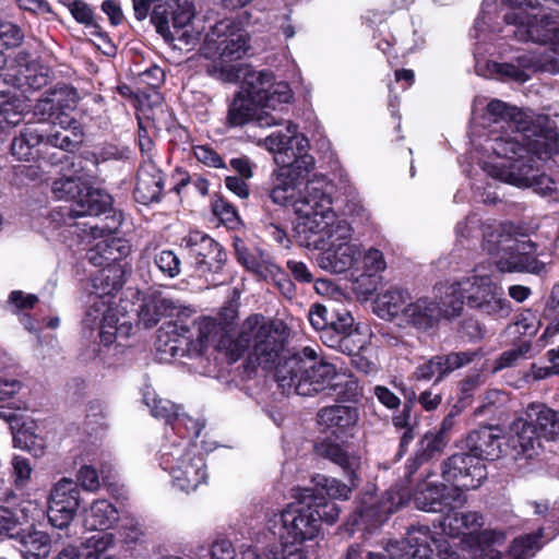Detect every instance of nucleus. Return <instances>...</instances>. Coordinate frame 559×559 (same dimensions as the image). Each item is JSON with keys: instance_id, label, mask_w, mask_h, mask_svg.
Listing matches in <instances>:
<instances>
[{"instance_id": "nucleus-3", "label": "nucleus", "mask_w": 559, "mask_h": 559, "mask_svg": "<svg viewBox=\"0 0 559 559\" xmlns=\"http://www.w3.org/2000/svg\"><path fill=\"white\" fill-rule=\"evenodd\" d=\"M276 381L284 392L301 396L320 393L331 394L333 383L340 377L336 367L318 359V352L310 346L285 357L275 370Z\"/></svg>"}, {"instance_id": "nucleus-22", "label": "nucleus", "mask_w": 559, "mask_h": 559, "mask_svg": "<svg viewBox=\"0 0 559 559\" xmlns=\"http://www.w3.org/2000/svg\"><path fill=\"white\" fill-rule=\"evenodd\" d=\"M251 121H254L258 127L270 128L281 124L282 119L270 115L249 96L238 92L228 107L226 123L229 127L236 128Z\"/></svg>"}, {"instance_id": "nucleus-6", "label": "nucleus", "mask_w": 559, "mask_h": 559, "mask_svg": "<svg viewBox=\"0 0 559 559\" xmlns=\"http://www.w3.org/2000/svg\"><path fill=\"white\" fill-rule=\"evenodd\" d=\"M483 250L496 257L495 263L500 272H527L537 275L546 272V262L532 255L536 251V245L531 240H513L503 235L501 227H490L485 231Z\"/></svg>"}, {"instance_id": "nucleus-33", "label": "nucleus", "mask_w": 559, "mask_h": 559, "mask_svg": "<svg viewBox=\"0 0 559 559\" xmlns=\"http://www.w3.org/2000/svg\"><path fill=\"white\" fill-rule=\"evenodd\" d=\"M84 323L90 329L97 328L102 343L110 345L116 337L118 318L116 311L108 307L107 300H95L88 310Z\"/></svg>"}, {"instance_id": "nucleus-24", "label": "nucleus", "mask_w": 559, "mask_h": 559, "mask_svg": "<svg viewBox=\"0 0 559 559\" xmlns=\"http://www.w3.org/2000/svg\"><path fill=\"white\" fill-rule=\"evenodd\" d=\"M316 453L340 466L347 476V480L355 483L356 473L360 468V456L345 442L337 443L330 438L318 442Z\"/></svg>"}, {"instance_id": "nucleus-37", "label": "nucleus", "mask_w": 559, "mask_h": 559, "mask_svg": "<svg viewBox=\"0 0 559 559\" xmlns=\"http://www.w3.org/2000/svg\"><path fill=\"white\" fill-rule=\"evenodd\" d=\"M177 308L174 300L160 293H154L144 299L139 311V319L145 328H153L162 317L171 314Z\"/></svg>"}, {"instance_id": "nucleus-41", "label": "nucleus", "mask_w": 559, "mask_h": 559, "mask_svg": "<svg viewBox=\"0 0 559 559\" xmlns=\"http://www.w3.org/2000/svg\"><path fill=\"white\" fill-rule=\"evenodd\" d=\"M445 447V440L443 437V431H435L428 432L425 435L420 442V450L412 461L411 464L407 465V477L413 475L419 466L428 463L432 459L442 454L443 449Z\"/></svg>"}, {"instance_id": "nucleus-48", "label": "nucleus", "mask_w": 559, "mask_h": 559, "mask_svg": "<svg viewBox=\"0 0 559 559\" xmlns=\"http://www.w3.org/2000/svg\"><path fill=\"white\" fill-rule=\"evenodd\" d=\"M144 402L151 408V414L157 418L165 420L166 424L174 426L179 416V406L166 399L156 396L154 393L146 392Z\"/></svg>"}, {"instance_id": "nucleus-1", "label": "nucleus", "mask_w": 559, "mask_h": 559, "mask_svg": "<svg viewBox=\"0 0 559 559\" xmlns=\"http://www.w3.org/2000/svg\"><path fill=\"white\" fill-rule=\"evenodd\" d=\"M264 145L276 153L275 160L281 164L269 197L274 204L295 211V202L304 186L301 180L314 167V158L308 154L309 140L297 132L296 124L288 122L286 132H273L264 139Z\"/></svg>"}, {"instance_id": "nucleus-23", "label": "nucleus", "mask_w": 559, "mask_h": 559, "mask_svg": "<svg viewBox=\"0 0 559 559\" xmlns=\"http://www.w3.org/2000/svg\"><path fill=\"white\" fill-rule=\"evenodd\" d=\"M510 445L515 460H532L542 452V437L527 419L515 418L510 425Z\"/></svg>"}, {"instance_id": "nucleus-14", "label": "nucleus", "mask_w": 559, "mask_h": 559, "mask_svg": "<svg viewBox=\"0 0 559 559\" xmlns=\"http://www.w3.org/2000/svg\"><path fill=\"white\" fill-rule=\"evenodd\" d=\"M508 24L515 25L514 37L520 41L536 44H550V51L556 50V40L559 36V23L552 15H527L523 12H510L504 15Z\"/></svg>"}, {"instance_id": "nucleus-16", "label": "nucleus", "mask_w": 559, "mask_h": 559, "mask_svg": "<svg viewBox=\"0 0 559 559\" xmlns=\"http://www.w3.org/2000/svg\"><path fill=\"white\" fill-rule=\"evenodd\" d=\"M194 17V9L191 3L185 2L178 4L173 12L171 24L168 20L167 8L165 4L154 7L151 14V22L156 32L163 36L167 43L180 39L186 44L194 41L195 37L186 29Z\"/></svg>"}, {"instance_id": "nucleus-55", "label": "nucleus", "mask_w": 559, "mask_h": 559, "mask_svg": "<svg viewBox=\"0 0 559 559\" xmlns=\"http://www.w3.org/2000/svg\"><path fill=\"white\" fill-rule=\"evenodd\" d=\"M403 295L399 290H388L377 301L379 316L393 319L400 313L403 316Z\"/></svg>"}, {"instance_id": "nucleus-19", "label": "nucleus", "mask_w": 559, "mask_h": 559, "mask_svg": "<svg viewBox=\"0 0 559 559\" xmlns=\"http://www.w3.org/2000/svg\"><path fill=\"white\" fill-rule=\"evenodd\" d=\"M408 559H460L459 552L444 538H437L427 526L407 533Z\"/></svg>"}, {"instance_id": "nucleus-54", "label": "nucleus", "mask_w": 559, "mask_h": 559, "mask_svg": "<svg viewBox=\"0 0 559 559\" xmlns=\"http://www.w3.org/2000/svg\"><path fill=\"white\" fill-rule=\"evenodd\" d=\"M340 377L341 379L338 378L336 383L332 384L330 395H336L337 397L348 402L357 401L361 395V388L358 380L353 376H347L341 372Z\"/></svg>"}, {"instance_id": "nucleus-57", "label": "nucleus", "mask_w": 559, "mask_h": 559, "mask_svg": "<svg viewBox=\"0 0 559 559\" xmlns=\"http://www.w3.org/2000/svg\"><path fill=\"white\" fill-rule=\"evenodd\" d=\"M84 182L81 177L73 178H60L52 182V193L59 200H74L80 194V190L82 189Z\"/></svg>"}, {"instance_id": "nucleus-60", "label": "nucleus", "mask_w": 559, "mask_h": 559, "mask_svg": "<svg viewBox=\"0 0 559 559\" xmlns=\"http://www.w3.org/2000/svg\"><path fill=\"white\" fill-rule=\"evenodd\" d=\"M477 355V352L471 350L450 353L448 355L440 356L438 355L439 361L441 362L443 378L452 371L471 364Z\"/></svg>"}, {"instance_id": "nucleus-50", "label": "nucleus", "mask_w": 559, "mask_h": 559, "mask_svg": "<svg viewBox=\"0 0 559 559\" xmlns=\"http://www.w3.org/2000/svg\"><path fill=\"white\" fill-rule=\"evenodd\" d=\"M304 497L308 504H312L313 509H316V512L319 515L320 525L322 521L329 524H333L337 521L341 509L334 501L326 500L324 497L314 495L312 489H305Z\"/></svg>"}, {"instance_id": "nucleus-32", "label": "nucleus", "mask_w": 559, "mask_h": 559, "mask_svg": "<svg viewBox=\"0 0 559 559\" xmlns=\"http://www.w3.org/2000/svg\"><path fill=\"white\" fill-rule=\"evenodd\" d=\"M110 205L111 197L108 193L92 188L84 182L68 214L74 217L98 216L105 213Z\"/></svg>"}, {"instance_id": "nucleus-40", "label": "nucleus", "mask_w": 559, "mask_h": 559, "mask_svg": "<svg viewBox=\"0 0 559 559\" xmlns=\"http://www.w3.org/2000/svg\"><path fill=\"white\" fill-rule=\"evenodd\" d=\"M527 130L513 129L506 130L504 134L498 135L491 140L490 148L499 156L512 159L515 156H522L525 150V135Z\"/></svg>"}, {"instance_id": "nucleus-7", "label": "nucleus", "mask_w": 559, "mask_h": 559, "mask_svg": "<svg viewBox=\"0 0 559 559\" xmlns=\"http://www.w3.org/2000/svg\"><path fill=\"white\" fill-rule=\"evenodd\" d=\"M267 527L285 543L302 544L318 537L319 515L302 496L300 501L287 506L281 512L270 513Z\"/></svg>"}, {"instance_id": "nucleus-56", "label": "nucleus", "mask_w": 559, "mask_h": 559, "mask_svg": "<svg viewBox=\"0 0 559 559\" xmlns=\"http://www.w3.org/2000/svg\"><path fill=\"white\" fill-rule=\"evenodd\" d=\"M154 264L168 278H175L181 272V261L173 250L165 249L155 253Z\"/></svg>"}, {"instance_id": "nucleus-59", "label": "nucleus", "mask_w": 559, "mask_h": 559, "mask_svg": "<svg viewBox=\"0 0 559 559\" xmlns=\"http://www.w3.org/2000/svg\"><path fill=\"white\" fill-rule=\"evenodd\" d=\"M83 140V131L61 130L46 136V144L64 151L74 150Z\"/></svg>"}, {"instance_id": "nucleus-62", "label": "nucleus", "mask_w": 559, "mask_h": 559, "mask_svg": "<svg viewBox=\"0 0 559 559\" xmlns=\"http://www.w3.org/2000/svg\"><path fill=\"white\" fill-rule=\"evenodd\" d=\"M490 69L493 73L499 74L501 78L506 80H512L519 83H524L530 79L527 72H525L523 69H521L513 62H493L490 66Z\"/></svg>"}, {"instance_id": "nucleus-27", "label": "nucleus", "mask_w": 559, "mask_h": 559, "mask_svg": "<svg viewBox=\"0 0 559 559\" xmlns=\"http://www.w3.org/2000/svg\"><path fill=\"white\" fill-rule=\"evenodd\" d=\"M319 424L330 430L336 438L346 437L355 428L359 419L358 409L354 406L332 405L322 408Z\"/></svg>"}, {"instance_id": "nucleus-21", "label": "nucleus", "mask_w": 559, "mask_h": 559, "mask_svg": "<svg viewBox=\"0 0 559 559\" xmlns=\"http://www.w3.org/2000/svg\"><path fill=\"white\" fill-rule=\"evenodd\" d=\"M259 323L254 326L251 342V357L259 365L269 368L278 358L284 344L274 323L259 314Z\"/></svg>"}, {"instance_id": "nucleus-64", "label": "nucleus", "mask_w": 559, "mask_h": 559, "mask_svg": "<svg viewBox=\"0 0 559 559\" xmlns=\"http://www.w3.org/2000/svg\"><path fill=\"white\" fill-rule=\"evenodd\" d=\"M212 210L224 224L234 226L238 223L239 218L235 206L222 197L213 201Z\"/></svg>"}, {"instance_id": "nucleus-20", "label": "nucleus", "mask_w": 559, "mask_h": 559, "mask_svg": "<svg viewBox=\"0 0 559 559\" xmlns=\"http://www.w3.org/2000/svg\"><path fill=\"white\" fill-rule=\"evenodd\" d=\"M413 501L412 491L396 485L388 490L377 507H364L357 510L354 525H365L366 527L377 525L383 522L390 514L396 512L402 507Z\"/></svg>"}, {"instance_id": "nucleus-15", "label": "nucleus", "mask_w": 559, "mask_h": 559, "mask_svg": "<svg viewBox=\"0 0 559 559\" xmlns=\"http://www.w3.org/2000/svg\"><path fill=\"white\" fill-rule=\"evenodd\" d=\"M490 174L506 183L519 188H533L542 195H552L557 191V185L552 178L546 174H535L532 166L524 163L493 165Z\"/></svg>"}, {"instance_id": "nucleus-58", "label": "nucleus", "mask_w": 559, "mask_h": 559, "mask_svg": "<svg viewBox=\"0 0 559 559\" xmlns=\"http://www.w3.org/2000/svg\"><path fill=\"white\" fill-rule=\"evenodd\" d=\"M97 243L98 250H100V253L104 254V258L107 259L110 264H117L119 260L127 257L130 252L129 245L118 238L102 239Z\"/></svg>"}, {"instance_id": "nucleus-5", "label": "nucleus", "mask_w": 559, "mask_h": 559, "mask_svg": "<svg viewBox=\"0 0 559 559\" xmlns=\"http://www.w3.org/2000/svg\"><path fill=\"white\" fill-rule=\"evenodd\" d=\"M445 298H461L467 306L483 314L493 318H506L511 313L510 301L504 298L499 285L480 269L475 274L450 284H444Z\"/></svg>"}, {"instance_id": "nucleus-30", "label": "nucleus", "mask_w": 559, "mask_h": 559, "mask_svg": "<svg viewBox=\"0 0 559 559\" xmlns=\"http://www.w3.org/2000/svg\"><path fill=\"white\" fill-rule=\"evenodd\" d=\"M503 430L498 426L480 427L467 437L472 454L489 460L500 457L502 453Z\"/></svg>"}, {"instance_id": "nucleus-31", "label": "nucleus", "mask_w": 559, "mask_h": 559, "mask_svg": "<svg viewBox=\"0 0 559 559\" xmlns=\"http://www.w3.org/2000/svg\"><path fill=\"white\" fill-rule=\"evenodd\" d=\"M259 320L261 321L258 313L249 316L235 336L226 331L224 335L219 336L217 349L224 352L230 361L238 360L251 347L254 326Z\"/></svg>"}, {"instance_id": "nucleus-39", "label": "nucleus", "mask_w": 559, "mask_h": 559, "mask_svg": "<svg viewBox=\"0 0 559 559\" xmlns=\"http://www.w3.org/2000/svg\"><path fill=\"white\" fill-rule=\"evenodd\" d=\"M23 38V32L16 24L0 19V97L5 96L8 85V78L2 74L8 63L4 51L20 46Z\"/></svg>"}, {"instance_id": "nucleus-34", "label": "nucleus", "mask_w": 559, "mask_h": 559, "mask_svg": "<svg viewBox=\"0 0 559 559\" xmlns=\"http://www.w3.org/2000/svg\"><path fill=\"white\" fill-rule=\"evenodd\" d=\"M525 416L547 441H559V411L544 403H531L525 408Z\"/></svg>"}, {"instance_id": "nucleus-46", "label": "nucleus", "mask_w": 559, "mask_h": 559, "mask_svg": "<svg viewBox=\"0 0 559 559\" xmlns=\"http://www.w3.org/2000/svg\"><path fill=\"white\" fill-rule=\"evenodd\" d=\"M234 247L237 261L247 270L255 274H263L267 270L269 257L260 249L255 247L249 248L241 239H236Z\"/></svg>"}, {"instance_id": "nucleus-63", "label": "nucleus", "mask_w": 559, "mask_h": 559, "mask_svg": "<svg viewBox=\"0 0 559 559\" xmlns=\"http://www.w3.org/2000/svg\"><path fill=\"white\" fill-rule=\"evenodd\" d=\"M413 377L416 380L425 381H429L433 377H437L435 382L441 381L443 379V373L438 356H433L423 365H419L414 371Z\"/></svg>"}, {"instance_id": "nucleus-28", "label": "nucleus", "mask_w": 559, "mask_h": 559, "mask_svg": "<svg viewBox=\"0 0 559 559\" xmlns=\"http://www.w3.org/2000/svg\"><path fill=\"white\" fill-rule=\"evenodd\" d=\"M353 326L354 318L349 311L331 309L326 332H323L320 337L329 347L338 348L341 352H350L353 336L349 334V330Z\"/></svg>"}, {"instance_id": "nucleus-38", "label": "nucleus", "mask_w": 559, "mask_h": 559, "mask_svg": "<svg viewBox=\"0 0 559 559\" xmlns=\"http://www.w3.org/2000/svg\"><path fill=\"white\" fill-rule=\"evenodd\" d=\"M483 524L484 518L476 511L449 513L441 522L443 532L452 537L477 532Z\"/></svg>"}, {"instance_id": "nucleus-61", "label": "nucleus", "mask_w": 559, "mask_h": 559, "mask_svg": "<svg viewBox=\"0 0 559 559\" xmlns=\"http://www.w3.org/2000/svg\"><path fill=\"white\" fill-rule=\"evenodd\" d=\"M16 448L25 449L35 456L44 454L45 444L41 438L29 433L27 430H20L13 438Z\"/></svg>"}, {"instance_id": "nucleus-43", "label": "nucleus", "mask_w": 559, "mask_h": 559, "mask_svg": "<svg viewBox=\"0 0 559 559\" xmlns=\"http://www.w3.org/2000/svg\"><path fill=\"white\" fill-rule=\"evenodd\" d=\"M538 535H526L514 539L509 555L495 548H489L483 559H528L539 549Z\"/></svg>"}, {"instance_id": "nucleus-12", "label": "nucleus", "mask_w": 559, "mask_h": 559, "mask_svg": "<svg viewBox=\"0 0 559 559\" xmlns=\"http://www.w3.org/2000/svg\"><path fill=\"white\" fill-rule=\"evenodd\" d=\"M435 473L427 471L424 478L411 490L415 507L425 512H443L461 508L466 497L460 490L431 481Z\"/></svg>"}, {"instance_id": "nucleus-51", "label": "nucleus", "mask_w": 559, "mask_h": 559, "mask_svg": "<svg viewBox=\"0 0 559 559\" xmlns=\"http://www.w3.org/2000/svg\"><path fill=\"white\" fill-rule=\"evenodd\" d=\"M198 329V341L200 346L218 347L219 336L224 335L226 328L222 325L216 319L202 318L197 323Z\"/></svg>"}, {"instance_id": "nucleus-29", "label": "nucleus", "mask_w": 559, "mask_h": 559, "mask_svg": "<svg viewBox=\"0 0 559 559\" xmlns=\"http://www.w3.org/2000/svg\"><path fill=\"white\" fill-rule=\"evenodd\" d=\"M525 150L540 159L559 154V132L551 127L534 123L530 119V131L525 135Z\"/></svg>"}, {"instance_id": "nucleus-53", "label": "nucleus", "mask_w": 559, "mask_h": 559, "mask_svg": "<svg viewBox=\"0 0 559 559\" xmlns=\"http://www.w3.org/2000/svg\"><path fill=\"white\" fill-rule=\"evenodd\" d=\"M78 103V95L74 91H68L63 106H61L53 119L51 120L55 126H60L62 130L76 131L82 130L80 123L69 116L68 111L73 110Z\"/></svg>"}, {"instance_id": "nucleus-36", "label": "nucleus", "mask_w": 559, "mask_h": 559, "mask_svg": "<svg viewBox=\"0 0 559 559\" xmlns=\"http://www.w3.org/2000/svg\"><path fill=\"white\" fill-rule=\"evenodd\" d=\"M15 539L24 559H45L50 552V538L41 531L24 530L16 534Z\"/></svg>"}, {"instance_id": "nucleus-4", "label": "nucleus", "mask_w": 559, "mask_h": 559, "mask_svg": "<svg viewBox=\"0 0 559 559\" xmlns=\"http://www.w3.org/2000/svg\"><path fill=\"white\" fill-rule=\"evenodd\" d=\"M333 189L332 181L324 175H313L302 186L301 193L295 202V213L299 219L297 230L305 234L308 239L321 234L337 221L331 207Z\"/></svg>"}, {"instance_id": "nucleus-18", "label": "nucleus", "mask_w": 559, "mask_h": 559, "mask_svg": "<svg viewBox=\"0 0 559 559\" xmlns=\"http://www.w3.org/2000/svg\"><path fill=\"white\" fill-rule=\"evenodd\" d=\"M194 259L195 270L202 274L218 273L227 259L222 246L201 231H190L182 240Z\"/></svg>"}, {"instance_id": "nucleus-10", "label": "nucleus", "mask_w": 559, "mask_h": 559, "mask_svg": "<svg viewBox=\"0 0 559 559\" xmlns=\"http://www.w3.org/2000/svg\"><path fill=\"white\" fill-rule=\"evenodd\" d=\"M162 465L170 474L174 486L185 492L197 490L207 478L204 459L194 449L176 445L163 454Z\"/></svg>"}, {"instance_id": "nucleus-25", "label": "nucleus", "mask_w": 559, "mask_h": 559, "mask_svg": "<svg viewBox=\"0 0 559 559\" xmlns=\"http://www.w3.org/2000/svg\"><path fill=\"white\" fill-rule=\"evenodd\" d=\"M115 540L116 538L112 533L96 534L82 543V554L74 546L69 545L53 559H117L111 554Z\"/></svg>"}, {"instance_id": "nucleus-8", "label": "nucleus", "mask_w": 559, "mask_h": 559, "mask_svg": "<svg viewBox=\"0 0 559 559\" xmlns=\"http://www.w3.org/2000/svg\"><path fill=\"white\" fill-rule=\"evenodd\" d=\"M316 236L318 239H314L313 243L319 240L329 241V248L318 258V263L323 270L343 273L349 270L360 255L358 247L352 242L353 228L345 219L336 221Z\"/></svg>"}, {"instance_id": "nucleus-45", "label": "nucleus", "mask_w": 559, "mask_h": 559, "mask_svg": "<svg viewBox=\"0 0 559 559\" xmlns=\"http://www.w3.org/2000/svg\"><path fill=\"white\" fill-rule=\"evenodd\" d=\"M316 486V493H325L331 499L347 500L354 488L359 484L358 474L356 473L355 483L348 480V484L342 483L337 478L326 477L324 475H317L313 478Z\"/></svg>"}, {"instance_id": "nucleus-49", "label": "nucleus", "mask_w": 559, "mask_h": 559, "mask_svg": "<svg viewBox=\"0 0 559 559\" xmlns=\"http://www.w3.org/2000/svg\"><path fill=\"white\" fill-rule=\"evenodd\" d=\"M24 116V103L17 97H10L0 102V132L16 127Z\"/></svg>"}, {"instance_id": "nucleus-26", "label": "nucleus", "mask_w": 559, "mask_h": 559, "mask_svg": "<svg viewBox=\"0 0 559 559\" xmlns=\"http://www.w3.org/2000/svg\"><path fill=\"white\" fill-rule=\"evenodd\" d=\"M164 188V174L150 158L138 171L134 198L142 204L158 201Z\"/></svg>"}, {"instance_id": "nucleus-42", "label": "nucleus", "mask_w": 559, "mask_h": 559, "mask_svg": "<svg viewBox=\"0 0 559 559\" xmlns=\"http://www.w3.org/2000/svg\"><path fill=\"white\" fill-rule=\"evenodd\" d=\"M487 110L491 116L500 118L503 122L501 127L504 130H528L530 117L516 107L509 106L499 99L491 100Z\"/></svg>"}, {"instance_id": "nucleus-13", "label": "nucleus", "mask_w": 559, "mask_h": 559, "mask_svg": "<svg viewBox=\"0 0 559 559\" xmlns=\"http://www.w3.org/2000/svg\"><path fill=\"white\" fill-rule=\"evenodd\" d=\"M441 476L452 484V488L463 492L477 489L487 478V471L481 457L472 453H456L442 463Z\"/></svg>"}, {"instance_id": "nucleus-35", "label": "nucleus", "mask_w": 559, "mask_h": 559, "mask_svg": "<svg viewBox=\"0 0 559 559\" xmlns=\"http://www.w3.org/2000/svg\"><path fill=\"white\" fill-rule=\"evenodd\" d=\"M118 521V511L108 500H95L83 511V525L88 531L108 530Z\"/></svg>"}, {"instance_id": "nucleus-17", "label": "nucleus", "mask_w": 559, "mask_h": 559, "mask_svg": "<svg viewBox=\"0 0 559 559\" xmlns=\"http://www.w3.org/2000/svg\"><path fill=\"white\" fill-rule=\"evenodd\" d=\"M80 507V489L70 478L60 479L52 487L48 501V519L58 528L67 527Z\"/></svg>"}, {"instance_id": "nucleus-11", "label": "nucleus", "mask_w": 559, "mask_h": 559, "mask_svg": "<svg viewBox=\"0 0 559 559\" xmlns=\"http://www.w3.org/2000/svg\"><path fill=\"white\" fill-rule=\"evenodd\" d=\"M243 84L241 91L263 109L275 110L280 105L288 104L293 98L289 85L276 82L270 71L251 70L249 66L242 72Z\"/></svg>"}, {"instance_id": "nucleus-2", "label": "nucleus", "mask_w": 559, "mask_h": 559, "mask_svg": "<svg viewBox=\"0 0 559 559\" xmlns=\"http://www.w3.org/2000/svg\"><path fill=\"white\" fill-rule=\"evenodd\" d=\"M250 37L230 20H222L205 34L200 52L212 60L206 72L209 75L226 83L241 79L247 64L240 60L249 52Z\"/></svg>"}, {"instance_id": "nucleus-52", "label": "nucleus", "mask_w": 559, "mask_h": 559, "mask_svg": "<svg viewBox=\"0 0 559 559\" xmlns=\"http://www.w3.org/2000/svg\"><path fill=\"white\" fill-rule=\"evenodd\" d=\"M68 91L53 92L37 100L34 106V115L39 120H52L57 110L63 106Z\"/></svg>"}, {"instance_id": "nucleus-44", "label": "nucleus", "mask_w": 559, "mask_h": 559, "mask_svg": "<svg viewBox=\"0 0 559 559\" xmlns=\"http://www.w3.org/2000/svg\"><path fill=\"white\" fill-rule=\"evenodd\" d=\"M122 285V269L120 265L104 267L93 278L94 294L98 296L97 300H104L103 297L112 295Z\"/></svg>"}, {"instance_id": "nucleus-47", "label": "nucleus", "mask_w": 559, "mask_h": 559, "mask_svg": "<svg viewBox=\"0 0 559 559\" xmlns=\"http://www.w3.org/2000/svg\"><path fill=\"white\" fill-rule=\"evenodd\" d=\"M516 66L532 71H544L552 74L559 73V59L549 52H525L516 57Z\"/></svg>"}, {"instance_id": "nucleus-9", "label": "nucleus", "mask_w": 559, "mask_h": 559, "mask_svg": "<svg viewBox=\"0 0 559 559\" xmlns=\"http://www.w3.org/2000/svg\"><path fill=\"white\" fill-rule=\"evenodd\" d=\"M444 284L436 287L435 297H420L403 308L404 321L421 331L436 326L442 319L461 316L463 301L461 298H445Z\"/></svg>"}]
</instances>
